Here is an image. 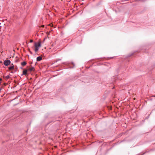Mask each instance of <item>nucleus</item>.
<instances>
[{"label": "nucleus", "mask_w": 155, "mask_h": 155, "mask_svg": "<svg viewBox=\"0 0 155 155\" xmlns=\"http://www.w3.org/2000/svg\"><path fill=\"white\" fill-rule=\"evenodd\" d=\"M26 62L25 61H24L22 63H21V65L23 66H24L26 65Z\"/></svg>", "instance_id": "nucleus-7"}, {"label": "nucleus", "mask_w": 155, "mask_h": 155, "mask_svg": "<svg viewBox=\"0 0 155 155\" xmlns=\"http://www.w3.org/2000/svg\"><path fill=\"white\" fill-rule=\"evenodd\" d=\"M9 75H8L5 78L7 79H8V78H9Z\"/></svg>", "instance_id": "nucleus-9"}, {"label": "nucleus", "mask_w": 155, "mask_h": 155, "mask_svg": "<svg viewBox=\"0 0 155 155\" xmlns=\"http://www.w3.org/2000/svg\"><path fill=\"white\" fill-rule=\"evenodd\" d=\"M154 97H155V96H154Z\"/></svg>", "instance_id": "nucleus-15"}, {"label": "nucleus", "mask_w": 155, "mask_h": 155, "mask_svg": "<svg viewBox=\"0 0 155 155\" xmlns=\"http://www.w3.org/2000/svg\"><path fill=\"white\" fill-rule=\"evenodd\" d=\"M35 52H37L38 51V48L37 47V46L36 45H35Z\"/></svg>", "instance_id": "nucleus-8"}, {"label": "nucleus", "mask_w": 155, "mask_h": 155, "mask_svg": "<svg viewBox=\"0 0 155 155\" xmlns=\"http://www.w3.org/2000/svg\"><path fill=\"white\" fill-rule=\"evenodd\" d=\"M42 59V58L41 56H39L37 58V61H39L41 60Z\"/></svg>", "instance_id": "nucleus-5"}, {"label": "nucleus", "mask_w": 155, "mask_h": 155, "mask_svg": "<svg viewBox=\"0 0 155 155\" xmlns=\"http://www.w3.org/2000/svg\"><path fill=\"white\" fill-rule=\"evenodd\" d=\"M30 42H33V40H30Z\"/></svg>", "instance_id": "nucleus-12"}, {"label": "nucleus", "mask_w": 155, "mask_h": 155, "mask_svg": "<svg viewBox=\"0 0 155 155\" xmlns=\"http://www.w3.org/2000/svg\"><path fill=\"white\" fill-rule=\"evenodd\" d=\"M49 26H50L51 27H52L53 26V25L52 24H49Z\"/></svg>", "instance_id": "nucleus-10"}, {"label": "nucleus", "mask_w": 155, "mask_h": 155, "mask_svg": "<svg viewBox=\"0 0 155 155\" xmlns=\"http://www.w3.org/2000/svg\"><path fill=\"white\" fill-rule=\"evenodd\" d=\"M27 70H28V71H34L35 69L34 67H31V68H29Z\"/></svg>", "instance_id": "nucleus-4"}, {"label": "nucleus", "mask_w": 155, "mask_h": 155, "mask_svg": "<svg viewBox=\"0 0 155 155\" xmlns=\"http://www.w3.org/2000/svg\"><path fill=\"white\" fill-rule=\"evenodd\" d=\"M50 31L49 32H47V34L48 35H49V34H50Z\"/></svg>", "instance_id": "nucleus-11"}, {"label": "nucleus", "mask_w": 155, "mask_h": 155, "mask_svg": "<svg viewBox=\"0 0 155 155\" xmlns=\"http://www.w3.org/2000/svg\"><path fill=\"white\" fill-rule=\"evenodd\" d=\"M11 62L10 60H5L4 61V64L6 66H7L8 65L10 64Z\"/></svg>", "instance_id": "nucleus-1"}, {"label": "nucleus", "mask_w": 155, "mask_h": 155, "mask_svg": "<svg viewBox=\"0 0 155 155\" xmlns=\"http://www.w3.org/2000/svg\"><path fill=\"white\" fill-rule=\"evenodd\" d=\"M36 45L37 47L39 48V47H41V42H39L38 43H35V45Z\"/></svg>", "instance_id": "nucleus-3"}, {"label": "nucleus", "mask_w": 155, "mask_h": 155, "mask_svg": "<svg viewBox=\"0 0 155 155\" xmlns=\"http://www.w3.org/2000/svg\"><path fill=\"white\" fill-rule=\"evenodd\" d=\"M12 66L8 68L9 70H12L14 69V66L13 65V64H12Z\"/></svg>", "instance_id": "nucleus-6"}, {"label": "nucleus", "mask_w": 155, "mask_h": 155, "mask_svg": "<svg viewBox=\"0 0 155 155\" xmlns=\"http://www.w3.org/2000/svg\"><path fill=\"white\" fill-rule=\"evenodd\" d=\"M41 27H44V25H42Z\"/></svg>", "instance_id": "nucleus-13"}, {"label": "nucleus", "mask_w": 155, "mask_h": 155, "mask_svg": "<svg viewBox=\"0 0 155 155\" xmlns=\"http://www.w3.org/2000/svg\"><path fill=\"white\" fill-rule=\"evenodd\" d=\"M61 1H62V0H61Z\"/></svg>", "instance_id": "nucleus-14"}, {"label": "nucleus", "mask_w": 155, "mask_h": 155, "mask_svg": "<svg viewBox=\"0 0 155 155\" xmlns=\"http://www.w3.org/2000/svg\"><path fill=\"white\" fill-rule=\"evenodd\" d=\"M28 71V70L27 69H24L23 71V75H25L26 76L27 75V72Z\"/></svg>", "instance_id": "nucleus-2"}]
</instances>
